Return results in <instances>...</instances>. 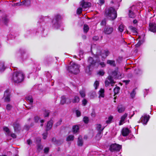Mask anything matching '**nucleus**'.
<instances>
[{"label":"nucleus","mask_w":156,"mask_h":156,"mask_svg":"<svg viewBox=\"0 0 156 156\" xmlns=\"http://www.w3.org/2000/svg\"><path fill=\"white\" fill-rule=\"evenodd\" d=\"M111 75L112 76H108V80L105 81V85L106 87L108 86L110 84H111L112 86L114 85L115 82L113 79V78L121 79L122 77V74L119 71L118 68L112 72Z\"/></svg>","instance_id":"1"},{"label":"nucleus","mask_w":156,"mask_h":156,"mask_svg":"<svg viewBox=\"0 0 156 156\" xmlns=\"http://www.w3.org/2000/svg\"><path fill=\"white\" fill-rule=\"evenodd\" d=\"M24 76L23 73L21 72H14L12 75L11 80L12 82L18 83L23 81Z\"/></svg>","instance_id":"2"},{"label":"nucleus","mask_w":156,"mask_h":156,"mask_svg":"<svg viewBox=\"0 0 156 156\" xmlns=\"http://www.w3.org/2000/svg\"><path fill=\"white\" fill-rule=\"evenodd\" d=\"M105 15L106 16L111 20H114L117 16L116 11L112 7L109 8L106 10Z\"/></svg>","instance_id":"3"},{"label":"nucleus","mask_w":156,"mask_h":156,"mask_svg":"<svg viewBox=\"0 0 156 156\" xmlns=\"http://www.w3.org/2000/svg\"><path fill=\"white\" fill-rule=\"evenodd\" d=\"M80 67V66L77 64L71 62L70 63V66H69L68 70L69 72L76 74L79 72Z\"/></svg>","instance_id":"4"},{"label":"nucleus","mask_w":156,"mask_h":156,"mask_svg":"<svg viewBox=\"0 0 156 156\" xmlns=\"http://www.w3.org/2000/svg\"><path fill=\"white\" fill-rule=\"evenodd\" d=\"M109 52L108 50H103L100 51L98 50L95 55H94L96 58H100L101 56L102 60H104L108 55Z\"/></svg>","instance_id":"5"},{"label":"nucleus","mask_w":156,"mask_h":156,"mask_svg":"<svg viewBox=\"0 0 156 156\" xmlns=\"http://www.w3.org/2000/svg\"><path fill=\"white\" fill-rule=\"evenodd\" d=\"M61 18L59 15H56L55 16L54 18L52 21V23L54 25L55 27L58 28L60 25L59 20Z\"/></svg>","instance_id":"6"},{"label":"nucleus","mask_w":156,"mask_h":156,"mask_svg":"<svg viewBox=\"0 0 156 156\" xmlns=\"http://www.w3.org/2000/svg\"><path fill=\"white\" fill-rule=\"evenodd\" d=\"M122 146L119 144H112L111 145L110 150L112 151H119L121 148Z\"/></svg>","instance_id":"7"},{"label":"nucleus","mask_w":156,"mask_h":156,"mask_svg":"<svg viewBox=\"0 0 156 156\" xmlns=\"http://www.w3.org/2000/svg\"><path fill=\"white\" fill-rule=\"evenodd\" d=\"M4 98L5 102H9L10 101V93L9 90H6L5 92Z\"/></svg>","instance_id":"8"},{"label":"nucleus","mask_w":156,"mask_h":156,"mask_svg":"<svg viewBox=\"0 0 156 156\" xmlns=\"http://www.w3.org/2000/svg\"><path fill=\"white\" fill-rule=\"evenodd\" d=\"M80 5L84 9L88 8L90 6L91 4L90 3L88 2H85L83 1L80 2Z\"/></svg>","instance_id":"9"},{"label":"nucleus","mask_w":156,"mask_h":156,"mask_svg":"<svg viewBox=\"0 0 156 156\" xmlns=\"http://www.w3.org/2000/svg\"><path fill=\"white\" fill-rule=\"evenodd\" d=\"M149 117L148 115H144L142 116L140 119L141 122L144 124H146L149 120Z\"/></svg>","instance_id":"10"},{"label":"nucleus","mask_w":156,"mask_h":156,"mask_svg":"<svg viewBox=\"0 0 156 156\" xmlns=\"http://www.w3.org/2000/svg\"><path fill=\"white\" fill-rule=\"evenodd\" d=\"M127 114L125 113L121 117L119 123V125H121L125 123V121L127 118Z\"/></svg>","instance_id":"11"},{"label":"nucleus","mask_w":156,"mask_h":156,"mask_svg":"<svg viewBox=\"0 0 156 156\" xmlns=\"http://www.w3.org/2000/svg\"><path fill=\"white\" fill-rule=\"evenodd\" d=\"M88 62L89 64L88 65L94 67L95 65L96 62L93 59V58L91 57H90L88 60Z\"/></svg>","instance_id":"12"},{"label":"nucleus","mask_w":156,"mask_h":156,"mask_svg":"<svg viewBox=\"0 0 156 156\" xmlns=\"http://www.w3.org/2000/svg\"><path fill=\"white\" fill-rule=\"evenodd\" d=\"M149 30L153 32H156V24L155 23H150L149 25Z\"/></svg>","instance_id":"13"},{"label":"nucleus","mask_w":156,"mask_h":156,"mask_svg":"<svg viewBox=\"0 0 156 156\" xmlns=\"http://www.w3.org/2000/svg\"><path fill=\"white\" fill-rule=\"evenodd\" d=\"M113 31V28L111 27H107L104 30L105 33L107 34H111Z\"/></svg>","instance_id":"14"},{"label":"nucleus","mask_w":156,"mask_h":156,"mask_svg":"<svg viewBox=\"0 0 156 156\" xmlns=\"http://www.w3.org/2000/svg\"><path fill=\"white\" fill-rule=\"evenodd\" d=\"M129 130L127 128H123L122 129V133L123 136H126L129 133Z\"/></svg>","instance_id":"15"},{"label":"nucleus","mask_w":156,"mask_h":156,"mask_svg":"<svg viewBox=\"0 0 156 156\" xmlns=\"http://www.w3.org/2000/svg\"><path fill=\"white\" fill-rule=\"evenodd\" d=\"M53 123V122L52 120H50L48 122L46 128V129L47 131L49 130L51 128Z\"/></svg>","instance_id":"16"},{"label":"nucleus","mask_w":156,"mask_h":156,"mask_svg":"<svg viewBox=\"0 0 156 156\" xmlns=\"http://www.w3.org/2000/svg\"><path fill=\"white\" fill-rule=\"evenodd\" d=\"M98 94H99L98 98H104L105 96L104 90L102 89H101L98 91Z\"/></svg>","instance_id":"17"},{"label":"nucleus","mask_w":156,"mask_h":156,"mask_svg":"<svg viewBox=\"0 0 156 156\" xmlns=\"http://www.w3.org/2000/svg\"><path fill=\"white\" fill-rule=\"evenodd\" d=\"M83 144V141L81 136H80L78 138L77 144L79 146H82Z\"/></svg>","instance_id":"18"},{"label":"nucleus","mask_w":156,"mask_h":156,"mask_svg":"<svg viewBox=\"0 0 156 156\" xmlns=\"http://www.w3.org/2000/svg\"><path fill=\"white\" fill-rule=\"evenodd\" d=\"M93 67L91 66L88 65L85 69V72L88 74H90V72L91 71Z\"/></svg>","instance_id":"19"},{"label":"nucleus","mask_w":156,"mask_h":156,"mask_svg":"<svg viewBox=\"0 0 156 156\" xmlns=\"http://www.w3.org/2000/svg\"><path fill=\"white\" fill-rule=\"evenodd\" d=\"M107 63L113 66H115L116 65L115 61L113 60H108L107 61Z\"/></svg>","instance_id":"20"},{"label":"nucleus","mask_w":156,"mask_h":156,"mask_svg":"<svg viewBox=\"0 0 156 156\" xmlns=\"http://www.w3.org/2000/svg\"><path fill=\"white\" fill-rule=\"evenodd\" d=\"M124 107L122 105L119 106L118 107V111L119 113H122L125 110Z\"/></svg>","instance_id":"21"},{"label":"nucleus","mask_w":156,"mask_h":156,"mask_svg":"<svg viewBox=\"0 0 156 156\" xmlns=\"http://www.w3.org/2000/svg\"><path fill=\"white\" fill-rule=\"evenodd\" d=\"M80 101V98L78 96H75L74 98L72 100V102L73 103H78Z\"/></svg>","instance_id":"22"},{"label":"nucleus","mask_w":156,"mask_h":156,"mask_svg":"<svg viewBox=\"0 0 156 156\" xmlns=\"http://www.w3.org/2000/svg\"><path fill=\"white\" fill-rule=\"evenodd\" d=\"M26 100L30 102V104H32L33 102V99L31 96H29L26 98Z\"/></svg>","instance_id":"23"},{"label":"nucleus","mask_w":156,"mask_h":156,"mask_svg":"<svg viewBox=\"0 0 156 156\" xmlns=\"http://www.w3.org/2000/svg\"><path fill=\"white\" fill-rule=\"evenodd\" d=\"M5 68L4 63L3 62H0V72H2L4 70Z\"/></svg>","instance_id":"24"},{"label":"nucleus","mask_w":156,"mask_h":156,"mask_svg":"<svg viewBox=\"0 0 156 156\" xmlns=\"http://www.w3.org/2000/svg\"><path fill=\"white\" fill-rule=\"evenodd\" d=\"M129 27L134 34H137L136 29V28L132 26H130Z\"/></svg>","instance_id":"25"},{"label":"nucleus","mask_w":156,"mask_h":156,"mask_svg":"<svg viewBox=\"0 0 156 156\" xmlns=\"http://www.w3.org/2000/svg\"><path fill=\"white\" fill-rule=\"evenodd\" d=\"M73 132L74 133H76L79 130V127L77 126H75L73 127Z\"/></svg>","instance_id":"26"},{"label":"nucleus","mask_w":156,"mask_h":156,"mask_svg":"<svg viewBox=\"0 0 156 156\" xmlns=\"http://www.w3.org/2000/svg\"><path fill=\"white\" fill-rule=\"evenodd\" d=\"M129 16L131 18H134L135 16V14L131 9L129 10Z\"/></svg>","instance_id":"27"},{"label":"nucleus","mask_w":156,"mask_h":156,"mask_svg":"<svg viewBox=\"0 0 156 156\" xmlns=\"http://www.w3.org/2000/svg\"><path fill=\"white\" fill-rule=\"evenodd\" d=\"M13 126L15 131H17L18 130L20 126L18 123H15L13 124Z\"/></svg>","instance_id":"28"},{"label":"nucleus","mask_w":156,"mask_h":156,"mask_svg":"<svg viewBox=\"0 0 156 156\" xmlns=\"http://www.w3.org/2000/svg\"><path fill=\"white\" fill-rule=\"evenodd\" d=\"M74 136L72 135L68 136L66 138V140L67 141H73L74 140Z\"/></svg>","instance_id":"29"},{"label":"nucleus","mask_w":156,"mask_h":156,"mask_svg":"<svg viewBox=\"0 0 156 156\" xmlns=\"http://www.w3.org/2000/svg\"><path fill=\"white\" fill-rule=\"evenodd\" d=\"M102 136V134L101 131H99L96 136V139L97 140H99L101 137Z\"/></svg>","instance_id":"30"},{"label":"nucleus","mask_w":156,"mask_h":156,"mask_svg":"<svg viewBox=\"0 0 156 156\" xmlns=\"http://www.w3.org/2000/svg\"><path fill=\"white\" fill-rule=\"evenodd\" d=\"M60 103L62 105H63L66 103V98L64 96L61 97V100L60 101Z\"/></svg>","instance_id":"31"},{"label":"nucleus","mask_w":156,"mask_h":156,"mask_svg":"<svg viewBox=\"0 0 156 156\" xmlns=\"http://www.w3.org/2000/svg\"><path fill=\"white\" fill-rule=\"evenodd\" d=\"M120 88L118 87H116L114 89V91L115 94H118L119 92Z\"/></svg>","instance_id":"32"},{"label":"nucleus","mask_w":156,"mask_h":156,"mask_svg":"<svg viewBox=\"0 0 156 156\" xmlns=\"http://www.w3.org/2000/svg\"><path fill=\"white\" fill-rule=\"evenodd\" d=\"M89 29L88 26L86 24H84L83 27V30L85 32L87 33Z\"/></svg>","instance_id":"33"},{"label":"nucleus","mask_w":156,"mask_h":156,"mask_svg":"<svg viewBox=\"0 0 156 156\" xmlns=\"http://www.w3.org/2000/svg\"><path fill=\"white\" fill-rule=\"evenodd\" d=\"M124 26L122 24L120 25L118 28L119 30L121 32H123L124 30Z\"/></svg>","instance_id":"34"},{"label":"nucleus","mask_w":156,"mask_h":156,"mask_svg":"<svg viewBox=\"0 0 156 156\" xmlns=\"http://www.w3.org/2000/svg\"><path fill=\"white\" fill-rule=\"evenodd\" d=\"M113 118V117L111 115L109 116L108 120L106 121V123L108 124L110 123Z\"/></svg>","instance_id":"35"},{"label":"nucleus","mask_w":156,"mask_h":156,"mask_svg":"<svg viewBox=\"0 0 156 156\" xmlns=\"http://www.w3.org/2000/svg\"><path fill=\"white\" fill-rule=\"evenodd\" d=\"M101 124H98L97 125V129L99 131H102L103 130L104 128L102 129H101Z\"/></svg>","instance_id":"36"},{"label":"nucleus","mask_w":156,"mask_h":156,"mask_svg":"<svg viewBox=\"0 0 156 156\" xmlns=\"http://www.w3.org/2000/svg\"><path fill=\"white\" fill-rule=\"evenodd\" d=\"M80 94L82 97H84L85 96V92L83 90H80Z\"/></svg>","instance_id":"37"},{"label":"nucleus","mask_w":156,"mask_h":156,"mask_svg":"<svg viewBox=\"0 0 156 156\" xmlns=\"http://www.w3.org/2000/svg\"><path fill=\"white\" fill-rule=\"evenodd\" d=\"M99 82L98 81H96L94 84V87H95V89H97L98 87L99 86Z\"/></svg>","instance_id":"38"},{"label":"nucleus","mask_w":156,"mask_h":156,"mask_svg":"<svg viewBox=\"0 0 156 156\" xmlns=\"http://www.w3.org/2000/svg\"><path fill=\"white\" fill-rule=\"evenodd\" d=\"M135 94L136 92L135 90H133L130 93V96L132 98H133L134 97Z\"/></svg>","instance_id":"39"},{"label":"nucleus","mask_w":156,"mask_h":156,"mask_svg":"<svg viewBox=\"0 0 156 156\" xmlns=\"http://www.w3.org/2000/svg\"><path fill=\"white\" fill-rule=\"evenodd\" d=\"M82 11V9L80 7L77 10V14H80Z\"/></svg>","instance_id":"40"},{"label":"nucleus","mask_w":156,"mask_h":156,"mask_svg":"<svg viewBox=\"0 0 156 156\" xmlns=\"http://www.w3.org/2000/svg\"><path fill=\"white\" fill-rule=\"evenodd\" d=\"M83 121L85 123H87L89 121L88 118L87 117H84L83 119Z\"/></svg>","instance_id":"41"},{"label":"nucleus","mask_w":156,"mask_h":156,"mask_svg":"<svg viewBox=\"0 0 156 156\" xmlns=\"http://www.w3.org/2000/svg\"><path fill=\"white\" fill-rule=\"evenodd\" d=\"M104 73H105L103 70H100L98 72V74L101 76H103Z\"/></svg>","instance_id":"42"},{"label":"nucleus","mask_w":156,"mask_h":156,"mask_svg":"<svg viewBox=\"0 0 156 156\" xmlns=\"http://www.w3.org/2000/svg\"><path fill=\"white\" fill-rule=\"evenodd\" d=\"M4 130L7 133H9V128L7 127H3Z\"/></svg>","instance_id":"43"},{"label":"nucleus","mask_w":156,"mask_h":156,"mask_svg":"<svg viewBox=\"0 0 156 156\" xmlns=\"http://www.w3.org/2000/svg\"><path fill=\"white\" fill-rule=\"evenodd\" d=\"M106 23V20L105 19H104L103 20H102L101 23V25L102 26H104L105 25Z\"/></svg>","instance_id":"44"},{"label":"nucleus","mask_w":156,"mask_h":156,"mask_svg":"<svg viewBox=\"0 0 156 156\" xmlns=\"http://www.w3.org/2000/svg\"><path fill=\"white\" fill-rule=\"evenodd\" d=\"M72 101L71 99L69 98H66V103L67 104H70Z\"/></svg>","instance_id":"45"},{"label":"nucleus","mask_w":156,"mask_h":156,"mask_svg":"<svg viewBox=\"0 0 156 156\" xmlns=\"http://www.w3.org/2000/svg\"><path fill=\"white\" fill-rule=\"evenodd\" d=\"M12 108V106L9 104H8L6 106V109L8 110H10Z\"/></svg>","instance_id":"46"},{"label":"nucleus","mask_w":156,"mask_h":156,"mask_svg":"<svg viewBox=\"0 0 156 156\" xmlns=\"http://www.w3.org/2000/svg\"><path fill=\"white\" fill-rule=\"evenodd\" d=\"M76 115L77 117L80 116L81 115V113L80 111H79L77 110L76 111Z\"/></svg>","instance_id":"47"},{"label":"nucleus","mask_w":156,"mask_h":156,"mask_svg":"<svg viewBox=\"0 0 156 156\" xmlns=\"http://www.w3.org/2000/svg\"><path fill=\"white\" fill-rule=\"evenodd\" d=\"M29 2L28 1H23L21 2V5H27L26 3H28Z\"/></svg>","instance_id":"48"},{"label":"nucleus","mask_w":156,"mask_h":156,"mask_svg":"<svg viewBox=\"0 0 156 156\" xmlns=\"http://www.w3.org/2000/svg\"><path fill=\"white\" fill-rule=\"evenodd\" d=\"M49 151L48 147H46L44 149V153H47Z\"/></svg>","instance_id":"49"},{"label":"nucleus","mask_w":156,"mask_h":156,"mask_svg":"<svg viewBox=\"0 0 156 156\" xmlns=\"http://www.w3.org/2000/svg\"><path fill=\"white\" fill-rule=\"evenodd\" d=\"M87 103V100L85 99H84L82 101V104L84 105H85Z\"/></svg>","instance_id":"50"},{"label":"nucleus","mask_w":156,"mask_h":156,"mask_svg":"<svg viewBox=\"0 0 156 156\" xmlns=\"http://www.w3.org/2000/svg\"><path fill=\"white\" fill-rule=\"evenodd\" d=\"M62 122V121L61 119H60L57 122V123L55 124L56 126H58L60 125Z\"/></svg>","instance_id":"51"},{"label":"nucleus","mask_w":156,"mask_h":156,"mask_svg":"<svg viewBox=\"0 0 156 156\" xmlns=\"http://www.w3.org/2000/svg\"><path fill=\"white\" fill-rule=\"evenodd\" d=\"M40 119V118L38 116L35 117L34 118L35 121L36 122H38L39 120Z\"/></svg>","instance_id":"52"},{"label":"nucleus","mask_w":156,"mask_h":156,"mask_svg":"<svg viewBox=\"0 0 156 156\" xmlns=\"http://www.w3.org/2000/svg\"><path fill=\"white\" fill-rule=\"evenodd\" d=\"M49 111H47L45 112V114L44 115L45 117H47L48 116L49 114Z\"/></svg>","instance_id":"53"},{"label":"nucleus","mask_w":156,"mask_h":156,"mask_svg":"<svg viewBox=\"0 0 156 156\" xmlns=\"http://www.w3.org/2000/svg\"><path fill=\"white\" fill-rule=\"evenodd\" d=\"M43 147L41 145H38L37 147V149L38 150H41L43 149Z\"/></svg>","instance_id":"54"},{"label":"nucleus","mask_w":156,"mask_h":156,"mask_svg":"<svg viewBox=\"0 0 156 156\" xmlns=\"http://www.w3.org/2000/svg\"><path fill=\"white\" fill-rule=\"evenodd\" d=\"M47 133H44L43 134V138L44 139H45L47 137Z\"/></svg>","instance_id":"55"},{"label":"nucleus","mask_w":156,"mask_h":156,"mask_svg":"<svg viewBox=\"0 0 156 156\" xmlns=\"http://www.w3.org/2000/svg\"><path fill=\"white\" fill-rule=\"evenodd\" d=\"M99 64L101 65L102 67L105 66V64L104 62H101L99 63Z\"/></svg>","instance_id":"56"},{"label":"nucleus","mask_w":156,"mask_h":156,"mask_svg":"<svg viewBox=\"0 0 156 156\" xmlns=\"http://www.w3.org/2000/svg\"><path fill=\"white\" fill-rule=\"evenodd\" d=\"M142 44L141 41H139L136 44V47H138L140 46Z\"/></svg>","instance_id":"57"},{"label":"nucleus","mask_w":156,"mask_h":156,"mask_svg":"<svg viewBox=\"0 0 156 156\" xmlns=\"http://www.w3.org/2000/svg\"><path fill=\"white\" fill-rule=\"evenodd\" d=\"M98 36H95L94 37L93 39L94 40L97 41L98 39Z\"/></svg>","instance_id":"58"},{"label":"nucleus","mask_w":156,"mask_h":156,"mask_svg":"<svg viewBox=\"0 0 156 156\" xmlns=\"http://www.w3.org/2000/svg\"><path fill=\"white\" fill-rule=\"evenodd\" d=\"M27 144L28 145H30V144H32V141L30 140H28L27 141Z\"/></svg>","instance_id":"59"},{"label":"nucleus","mask_w":156,"mask_h":156,"mask_svg":"<svg viewBox=\"0 0 156 156\" xmlns=\"http://www.w3.org/2000/svg\"><path fill=\"white\" fill-rule=\"evenodd\" d=\"M11 136L13 138H16V135L14 133H12L11 134Z\"/></svg>","instance_id":"60"},{"label":"nucleus","mask_w":156,"mask_h":156,"mask_svg":"<svg viewBox=\"0 0 156 156\" xmlns=\"http://www.w3.org/2000/svg\"><path fill=\"white\" fill-rule=\"evenodd\" d=\"M3 20L5 24L6 23V22L8 21V19L6 18H5L4 19H3Z\"/></svg>","instance_id":"61"},{"label":"nucleus","mask_w":156,"mask_h":156,"mask_svg":"<svg viewBox=\"0 0 156 156\" xmlns=\"http://www.w3.org/2000/svg\"><path fill=\"white\" fill-rule=\"evenodd\" d=\"M40 122L41 123V126H42L43 125V123L44 122V120H40Z\"/></svg>","instance_id":"62"},{"label":"nucleus","mask_w":156,"mask_h":156,"mask_svg":"<svg viewBox=\"0 0 156 156\" xmlns=\"http://www.w3.org/2000/svg\"><path fill=\"white\" fill-rule=\"evenodd\" d=\"M123 81H124V82H125L126 84H127L128 83H129L130 80H124Z\"/></svg>","instance_id":"63"},{"label":"nucleus","mask_w":156,"mask_h":156,"mask_svg":"<svg viewBox=\"0 0 156 156\" xmlns=\"http://www.w3.org/2000/svg\"><path fill=\"white\" fill-rule=\"evenodd\" d=\"M100 2L101 4H103L104 3V0H100Z\"/></svg>","instance_id":"64"}]
</instances>
